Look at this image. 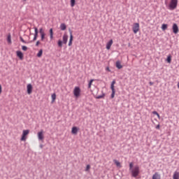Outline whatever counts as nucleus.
Wrapping results in <instances>:
<instances>
[{
    "label": "nucleus",
    "instance_id": "nucleus-20",
    "mask_svg": "<svg viewBox=\"0 0 179 179\" xmlns=\"http://www.w3.org/2000/svg\"><path fill=\"white\" fill-rule=\"evenodd\" d=\"M34 30H35V33H34V37H38V29H37V27H34Z\"/></svg>",
    "mask_w": 179,
    "mask_h": 179
},
{
    "label": "nucleus",
    "instance_id": "nucleus-40",
    "mask_svg": "<svg viewBox=\"0 0 179 179\" xmlns=\"http://www.w3.org/2000/svg\"><path fill=\"white\" fill-rule=\"evenodd\" d=\"M39 44H40V41H38L36 43V47H38Z\"/></svg>",
    "mask_w": 179,
    "mask_h": 179
},
{
    "label": "nucleus",
    "instance_id": "nucleus-13",
    "mask_svg": "<svg viewBox=\"0 0 179 179\" xmlns=\"http://www.w3.org/2000/svg\"><path fill=\"white\" fill-rule=\"evenodd\" d=\"M78 127H73L72 128L71 133L73 134L74 135H76V134H78Z\"/></svg>",
    "mask_w": 179,
    "mask_h": 179
},
{
    "label": "nucleus",
    "instance_id": "nucleus-43",
    "mask_svg": "<svg viewBox=\"0 0 179 179\" xmlns=\"http://www.w3.org/2000/svg\"><path fill=\"white\" fill-rule=\"evenodd\" d=\"M36 40H37V37L34 36L33 41H36Z\"/></svg>",
    "mask_w": 179,
    "mask_h": 179
},
{
    "label": "nucleus",
    "instance_id": "nucleus-37",
    "mask_svg": "<svg viewBox=\"0 0 179 179\" xmlns=\"http://www.w3.org/2000/svg\"><path fill=\"white\" fill-rule=\"evenodd\" d=\"M89 170H90V165H87L86 169H85V171H89Z\"/></svg>",
    "mask_w": 179,
    "mask_h": 179
},
{
    "label": "nucleus",
    "instance_id": "nucleus-45",
    "mask_svg": "<svg viewBox=\"0 0 179 179\" xmlns=\"http://www.w3.org/2000/svg\"><path fill=\"white\" fill-rule=\"evenodd\" d=\"M157 116L158 117V118H160V115H159V113L158 115H157Z\"/></svg>",
    "mask_w": 179,
    "mask_h": 179
},
{
    "label": "nucleus",
    "instance_id": "nucleus-35",
    "mask_svg": "<svg viewBox=\"0 0 179 179\" xmlns=\"http://www.w3.org/2000/svg\"><path fill=\"white\" fill-rule=\"evenodd\" d=\"M39 33H40V34H45V33H44V31L43 30V28H41L39 29Z\"/></svg>",
    "mask_w": 179,
    "mask_h": 179
},
{
    "label": "nucleus",
    "instance_id": "nucleus-21",
    "mask_svg": "<svg viewBox=\"0 0 179 179\" xmlns=\"http://www.w3.org/2000/svg\"><path fill=\"white\" fill-rule=\"evenodd\" d=\"M29 132H30V131L28 130V129H27V130H23V131H22V135H23L24 136H26L27 135H29Z\"/></svg>",
    "mask_w": 179,
    "mask_h": 179
},
{
    "label": "nucleus",
    "instance_id": "nucleus-7",
    "mask_svg": "<svg viewBox=\"0 0 179 179\" xmlns=\"http://www.w3.org/2000/svg\"><path fill=\"white\" fill-rule=\"evenodd\" d=\"M173 32L175 34H177V33H178V25H177V24L174 23L173 24Z\"/></svg>",
    "mask_w": 179,
    "mask_h": 179
},
{
    "label": "nucleus",
    "instance_id": "nucleus-46",
    "mask_svg": "<svg viewBox=\"0 0 179 179\" xmlns=\"http://www.w3.org/2000/svg\"><path fill=\"white\" fill-rule=\"evenodd\" d=\"M178 87L179 88V82L178 83V85H177Z\"/></svg>",
    "mask_w": 179,
    "mask_h": 179
},
{
    "label": "nucleus",
    "instance_id": "nucleus-22",
    "mask_svg": "<svg viewBox=\"0 0 179 179\" xmlns=\"http://www.w3.org/2000/svg\"><path fill=\"white\" fill-rule=\"evenodd\" d=\"M57 99V94L55 93L52 94V103H54L55 101V99Z\"/></svg>",
    "mask_w": 179,
    "mask_h": 179
},
{
    "label": "nucleus",
    "instance_id": "nucleus-16",
    "mask_svg": "<svg viewBox=\"0 0 179 179\" xmlns=\"http://www.w3.org/2000/svg\"><path fill=\"white\" fill-rule=\"evenodd\" d=\"M173 179H179V172L175 171L173 176Z\"/></svg>",
    "mask_w": 179,
    "mask_h": 179
},
{
    "label": "nucleus",
    "instance_id": "nucleus-14",
    "mask_svg": "<svg viewBox=\"0 0 179 179\" xmlns=\"http://www.w3.org/2000/svg\"><path fill=\"white\" fill-rule=\"evenodd\" d=\"M116 68H117V69H122V65H121V62L120 61L116 62Z\"/></svg>",
    "mask_w": 179,
    "mask_h": 179
},
{
    "label": "nucleus",
    "instance_id": "nucleus-38",
    "mask_svg": "<svg viewBox=\"0 0 179 179\" xmlns=\"http://www.w3.org/2000/svg\"><path fill=\"white\" fill-rule=\"evenodd\" d=\"M21 141H26V136H22Z\"/></svg>",
    "mask_w": 179,
    "mask_h": 179
},
{
    "label": "nucleus",
    "instance_id": "nucleus-26",
    "mask_svg": "<svg viewBox=\"0 0 179 179\" xmlns=\"http://www.w3.org/2000/svg\"><path fill=\"white\" fill-rule=\"evenodd\" d=\"M113 162L117 167H120V166H121V163H120V162L117 161V159H114Z\"/></svg>",
    "mask_w": 179,
    "mask_h": 179
},
{
    "label": "nucleus",
    "instance_id": "nucleus-34",
    "mask_svg": "<svg viewBox=\"0 0 179 179\" xmlns=\"http://www.w3.org/2000/svg\"><path fill=\"white\" fill-rule=\"evenodd\" d=\"M20 41H22V43H24V44H27V42H26V41H24V39H23V38L22 36L20 37Z\"/></svg>",
    "mask_w": 179,
    "mask_h": 179
},
{
    "label": "nucleus",
    "instance_id": "nucleus-4",
    "mask_svg": "<svg viewBox=\"0 0 179 179\" xmlns=\"http://www.w3.org/2000/svg\"><path fill=\"white\" fill-rule=\"evenodd\" d=\"M132 30L134 34H136V33L139 31V23L138 22L134 23L132 27Z\"/></svg>",
    "mask_w": 179,
    "mask_h": 179
},
{
    "label": "nucleus",
    "instance_id": "nucleus-31",
    "mask_svg": "<svg viewBox=\"0 0 179 179\" xmlns=\"http://www.w3.org/2000/svg\"><path fill=\"white\" fill-rule=\"evenodd\" d=\"M41 41H43L44 38H45V34H41Z\"/></svg>",
    "mask_w": 179,
    "mask_h": 179
},
{
    "label": "nucleus",
    "instance_id": "nucleus-11",
    "mask_svg": "<svg viewBox=\"0 0 179 179\" xmlns=\"http://www.w3.org/2000/svg\"><path fill=\"white\" fill-rule=\"evenodd\" d=\"M161 176L159 173L156 172L153 176H152V179H160Z\"/></svg>",
    "mask_w": 179,
    "mask_h": 179
},
{
    "label": "nucleus",
    "instance_id": "nucleus-42",
    "mask_svg": "<svg viewBox=\"0 0 179 179\" xmlns=\"http://www.w3.org/2000/svg\"><path fill=\"white\" fill-rule=\"evenodd\" d=\"M2 93V86L0 85V94Z\"/></svg>",
    "mask_w": 179,
    "mask_h": 179
},
{
    "label": "nucleus",
    "instance_id": "nucleus-30",
    "mask_svg": "<svg viewBox=\"0 0 179 179\" xmlns=\"http://www.w3.org/2000/svg\"><path fill=\"white\" fill-rule=\"evenodd\" d=\"M134 169V162L129 164V171Z\"/></svg>",
    "mask_w": 179,
    "mask_h": 179
},
{
    "label": "nucleus",
    "instance_id": "nucleus-15",
    "mask_svg": "<svg viewBox=\"0 0 179 179\" xmlns=\"http://www.w3.org/2000/svg\"><path fill=\"white\" fill-rule=\"evenodd\" d=\"M7 41H8V44H12V36H11L10 34H9L7 36Z\"/></svg>",
    "mask_w": 179,
    "mask_h": 179
},
{
    "label": "nucleus",
    "instance_id": "nucleus-24",
    "mask_svg": "<svg viewBox=\"0 0 179 179\" xmlns=\"http://www.w3.org/2000/svg\"><path fill=\"white\" fill-rule=\"evenodd\" d=\"M41 55H43V49H41V50L38 51V54H37V57H38V58H40V57H41Z\"/></svg>",
    "mask_w": 179,
    "mask_h": 179
},
{
    "label": "nucleus",
    "instance_id": "nucleus-3",
    "mask_svg": "<svg viewBox=\"0 0 179 179\" xmlns=\"http://www.w3.org/2000/svg\"><path fill=\"white\" fill-rule=\"evenodd\" d=\"M73 94L75 97H79V96H80V87H75L73 90Z\"/></svg>",
    "mask_w": 179,
    "mask_h": 179
},
{
    "label": "nucleus",
    "instance_id": "nucleus-41",
    "mask_svg": "<svg viewBox=\"0 0 179 179\" xmlns=\"http://www.w3.org/2000/svg\"><path fill=\"white\" fill-rule=\"evenodd\" d=\"M156 129H160V124H158L156 126Z\"/></svg>",
    "mask_w": 179,
    "mask_h": 179
},
{
    "label": "nucleus",
    "instance_id": "nucleus-29",
    "mask_svg": "<svg viewBox=\"0 0 179 179\" xmlns=\"http://www.w3.org/2000/svg\"><path fill=\"white\" fill-rule=\"evenodd\" d=\"M115 83V80H113L110 85V89H115L114 88V84Z\"/></svg>",
    "mask_w": 179,
    "mask_h": 179
},
{
    "label": "nucleus",
    "instance_id": "nucleus-25",
    "mask_svg": "<svg viewBox=\"0 0 179 179\" xmlns=\"http://www.w3.org/2000/svg\"><path fill=\"white\" fill-rule=\"evenodd\" d=\"M166 62L168 64H171V55H169L166 58Z\"/></svg>",
    "mask_w": 179,
    "mask_h": 179
},
{
    "label": "nucleus",
    "instance_id": "nucleus-33",
    "mask_svg": "<svg viewBox=\"0 0 179 179\" xmlns=\"http://www.w3.org/2000/svg\"><path fill=\"white\" fill-rule=\"evenodd\" d=\"M75 2H76V0H71V7L75 6Z\"/></svg>",
    "mask_w": 179,
    "mask_h": 179
},
{
    "label": "nucleus",
    "instance_id": "nucleus-44",
    "mask_svg": "<svg viewBox=\"0 0 179 179\" xmlns=\"http://www.w3.org/2000/svg\"><path fill=\"white\" fill-rule=\"evenodd\" d=\"M150 86H153V83L152 82H150Z\"/></svg>",
    "mask_w": 179,
    "mask_h": 179
},
{
    "label": "nucleus",
    "instance_id": "nucleus-6",
    "mask_svg": "<svg viewBox=\"0 0 179 179\" xmlns=\"http://www.w3.org/2000/svg\"><path fill=\"white\" fill-rule=\"evenodd\" d=\"M27 94H31V92H33V86L31 85V84H28L27 86Z\"/></svg>",
    "mask_w": 179,
    "mask_h": 179
},
{
    "label": "nucleus",
    "instance_id": "nucleus-2",
    "mask_svg": "<svg viewBox=\"0 0 179 179\" xmlns=\"http://www.w3.org/2000/svg\"><path fill=\"white\" fill-rule=\"evenodd\" d=\"M177 5H178V0H171L169 8L170 10H174L177 8Z\"/></svg>",
    "mask_w": 179,
    "mask_h": 179
},
{
    "label": "nucleus",
    "instance_id": "nucleus-39",
    "mask_svg": "<svg viewBox=\"0 0 179 179\" xmlns=\"http://www.w3.org/2000/svg\"><path fill=\"white\" fill-rule=\"evenodd\" d=\"M152 114H154V115H158L159 113H157V111H153Z\"/></svg>",
    "mask_w": 179,
    "mask_h": 179
},
{
    "label": "nucleus",
    "instance_id": "nucleus-27",
    "mask_svg": "<svg viewBox=\"0 0 179 179\" xmlns=\"http://www.w3.org/2000/svg\"><path fill=\"white\" fill-rule=\"evenodd\" d=\"M94 81V80H93V79L90 80V82L88 83V89H90V87H92V83H93Z\"/></svg>",
    "mask_w": 179,
    "mask_h": 179
},
{
    "label": "nucleus",
    "instance_id": "nucleus-19",
    "mask_svg": "<svg viewBox=\"0 0 179 179\" xmlns=\"http://www.w3.org/2000/svg\"><path fill=\"white\" fill-rule=\"evenodd\" d=\"M49 33L50 34V40H52V38H54V31H52V28L50 29Z\"/></svg>",
    "mask_w": 179,
    "mask_h": 179
},
{
    "label": "nucleus",
    "instance_id": "nucleus-36",
    "mask_svg": "<svg viewBox=\"0 0 179 179\" xmlns=\"http://www.w3.org/2000/svg\"><path fill=\"white\" fill-rule=\"evenodd\" d=\"M22 50H23V51H27V46H22Z\"/></svg>",
    "mask_w": 179,
    "mask_h": 179
},
{
    "label": "nucleus",
    "instance_id": "nucleus-18",
    "mask_svg": "<svg viewBox=\"0 0 179 179\" xmlns=\"http://www.w3.org/2000/svg\"><path fill=\"white\" fill-rule=\"evenodd\" d=\"M106 96V94L102 92V94L101 95H99V96H96L95 97V99H104V97Z\"/></svg>",
    "mask_w": 179,
    "mask_h": 179
},
{
    "label": "nucleus",
    "instance_id": "nucleus-23",
    "mask_svg": "<svg viewBox=\"0 0 179 179\" xmlns=\"http://www.w3.org/2000/svg\"><path fill=\"white\" fill-rule=\"evenodd\" d=\"M112 94L110 95L111 99H114V96H115V89H111Z\"/></svg>",
    "mask_w": 179,
    "mask_h": 179
},
{
    "label": "nucleus",
    "instance_id": "nucleus-8",
    "mask_svg": "<svg viewBox=\"0 0 179 179\" xmlns=\"http://www.w3.org/2000/svg\"><path fill=\"white\" fill-rule=\"evenodd\" d=\"M69 34H70V39L69 42V46L71 47V45H72V41H73V36L72 35V30L69 29Z\"/></svg>",
    "mask_w": 179,
    "mask_h": 179
},
{
    "label": "nucleus",
    "instance_id": "nucleus-28",
    "mask_svg": "<svg viewBox=\"0 0 179 179\" xmlns=\"http://www.w3.org/2000/svg\"><path fill=\"white\" fill-rule=\"evenodd\" d=\"M167 29V24H163L162 26V30H166Z\"/></svg>",
    "mask_w": 179,
    "mask_h": 179
},
{
    "label": "nucleus",
    "instance_id": "nucleus-10",
    "mask_svg": "<svg viewBox=\"0 0 179 179\" xmlns=\"http://www.w3.org/2000/svg\"><path fill=\"white\" fill-rule=\"evenodd\" d=\"M17 57L21 60L23 59V53L20 51H17Z\"/></svg>",
    "mask_w": 179,
    "mask_h": 179
},
{
    "label": "nucleus",
    "instance_id": "nucleus-1",
    "mask_svg": "<svg viewBox=\"0 0 179 179\" xmlns=\"http://www.w3.org/2000/svg\"><path fill=\"white\" fill-rule=\"evenodd\" d=\"M130 172L131 173V176L134 177V178H136V177L139 176L140 173L139 166H134L133 169L130 170Z\"/></svg>",
    "mask_w": 179,
    "mask_h": 179
},
{
    "label": "nucleus",
    "instance_id": "nucleus-47",
    "mask_svg": "<svg viewBox=\"0 0 179 179\" xmlns=\"http://www.w3.org/2000/svg\"><path fill=\"white\" fill-rule=\"evenodd\" d=\"M24 1H26V0H24Z\"/></svg>",
    "mask_w": 179,
    "mask_h": 179
},
{
    "label": "nucleus",
    "instance_id": "nucleus-5",
    "mask_svg": "<svg viewBox=\"0 0 179 179\" xmlns=\"http://www.w3.org/2000/svg\"><path fill=\"white\" fill-rule=\"evenodd\" d=\"M38 139L39 141H44V134L43 130L41 131L38 132Z\"/></svg>",
    "mask_w": 179,
    "mask_h": 179
},
{
    "label": "nucleus",
    "instance_id": "nucleus-12",
    "mask_svg": "<svg viewBox=\"0 0 179 179\" xmlns=\"http://www.w3.org/2000/svg\"><path fill=\"white\" fill-rule=\"evenodd\" d=\"M63 43H64V44H66V43H68V35L64 34V36H63Z\"/></svg>",
    "mask_w": 179,
    "mask_h": 179
},
{
    "label": "nucleus",
    "instance_id": "nucleus-32",
    "mask_svg": "<svg viewBox=\"0 0 179 179\" xmlns=\"http://www.w3.org/2000/svg\"><path fill=\"white\" fill-rule=\"evenodd\" d=\"M57 44H58V47L62 48V41L59 40Z\"/></svg>",
    "mask_w": 179,
    "mask_h": 179
},
{
    "label": "nucleus",
    "instance_id": "nucleus-9",
    "mask_svg": "<svg viewBox=\"0 0 179 179\" xmlns=\"http://www.w3.org/2000/svg\"><path fill=\"white\" fill-rule=\"evenodd\" d=\"M113 45V39H110L106 44V50H110Z\"/></svg>",
    "mask_w": 179,
    "mask_h": 179
},
{
    "label": "nucleus",
    "instance_id": "nucleus-17",
    "mask_svg": "<svg viewBox=\"0 0 179 179\" xmlns=\"http://www.w3.org/2000/svg\"><path fill=\"white\" fill-rule=\"evenodd\" d=\"M60 29L62 31L66 30V25L65 24V23H62L60 24Z\"/></svg>",
    "mask_w": 179,
    "mask_h": 179
}]
</instances>
